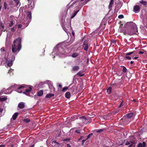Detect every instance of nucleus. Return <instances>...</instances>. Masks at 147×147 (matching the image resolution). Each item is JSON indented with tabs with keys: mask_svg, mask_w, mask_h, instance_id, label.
<instances>
[{
	"mask_svg": "<svg viewBox=\"0 0 147 147\" xmlns=\"http://www.w3.org/2000/svg\"><path fill=\"white\" fill-rule=\"evenodd\" d=\"M126 24L129 26V29L127 30H121V32H123L124 35H133L136 34L138 32L137 27L136 24L132 22H127Z\"/></svg>",
	"mask_w": 147,
	"mask_h": 147,
	"instance_id": "nucleus-1",
	"label": "nucleus"
},
{
	"mask_svg": "<svg viewBox=\"0 0 147 147\" xmlns=\"http://www.w3.org/2000/svg\"><path fill=\"white\" fill-rule=\"evenodd\" d=\"M21 41L22 39L20 37H18L14 40L11 49L13 53H15L20 50L21 48Z\"/></svg>",
	"mask_w": 147,
	"mask_h": 147,
	"instance_id": "nucleus-2",
	"label": "nucleus"
},
{
	"mask_svg": "<svg viewBox=\"0 0 147 147\" xmlns=\"http://www.w3.org/2000/svg\"><path fill=\"white\" fill-rule=\"evenodd\" d=\"M28 86H19L18 88V91L20 89H24V88H26L25 90V91L23 92V93L25 94L26 95H28V94H29V92H31L32 90V86H29L28 87L29 88H28ZM18 92L19 93H21L22 92V91H20L19 92Z\"/></svg>",
	"mask_w": 147,
	"mask_h": 147,
	"instance_id": "nucleus-3",
	"label": "nucleus"
},
{
	"mask_svg": "<svg viewBox=\"0 0 147 147\" xmlns=\"http://www.w3.org/2000/svg\"><path fill=\"white\" fill-rule=\"evenodd\" d=\"M78 123L80 125H82L83 124H86L90 122V120L86 119L85 117L84 116L80 117Z\"/></svg>",
	"mask_w": 147,
	"mask_h": 147,
	"instance_id": "nucleus-4",
	"label": "nucleus"
},
{
	"mask_svg": "<svg viewBox=\"0 0 147 147\" xmlns=\"http://www.w3.org/2000/svg\"><path fill=\"white\" fill-rule=\"evenodd\" d=\"M50 144L51 145L54 147H62L60 144L57 142L55 140L52 141Z\"/></svg>",
	"mask_w": 147,
	"mask_h": 147,
	"instance_id": "nucleus-5",
	"label": "nucleus"
},
{
	"mask_svg": "<svg viewBox=\"0 0 147 147\" xmlns=\"http://www.w3.org/2000/svg\"><path fill=\"white\" fill-rule=\"evenodd\" d=\"M88 40H85L82 45L83 47L84 48L85 51H87L88 50Z\"/></svg>",
	"mask_w": 147,
	"mask_h": 147,
	"instance_id": "nucleus-6",
	"label": "nucleus"
},
{
	"mask_svg": "<svg viewBox=\"0 0 147 147\" xmlns=\"http://www.w3.org/2000/svg\"><path fill=\"white\" fill-rule=\"evenodd\" d=\"M32 18V14L30 11H28L27 12V15L26 16L27 20L28 22H30L31 21Z\"/></svg>",
	"mask_w": 147,
	"mask_h": 147,
	"instance_id": "nucleus-7",
	"label": "nucleus"
},
{
	"mask_svg": "<svg viewBox=\"0 0 147 147\" xmlns=\"http://www.w3.org/2000/svg\"><path fill=\"white\" fill-rule=\"evenodd\" d=\"M134 11L135 13H138L140 11V7L139 5H136L134 7Z\"/></svg>",
	"mask_w": 147,
	"mask_h": 147,
	"instance_id": "nucleus-8",
	"label": "nucleus"
},
{
	"mask_svg": "<svg viewBox=\"0 0 147 147\" xmlns=\"http://www.w3.org/2000/svg\"><path fill=\"white\" fill-rule=\"evenodd\" d=\"M13 58L12 60H9L7 64V65L9 67L11 66L13 64V61L15 59V57L14 56H13Z\"/></svg>",
	"mask_w": 147,
	"mask_h": 147,
	"instance_id": "nucleus-9",
	"label": "nucleus"
},
{
	"mask_svg": "<svg viewBox=\"0 0 147 147\" xmlns=\"http://www.w3.org/2000/svg\"><path fill=\"white\" fill-rule=\"evenodd\" d=\"M80 69V67L79 66L75 65L72 67V70L74 71H77Z\"/></svg>",
	"mask_w": 147,
	"mask_h": 147,
	"instance_id": "nucleus-10",
	"label": "nucleus"
},
{
	"mask_svg": "<svg viewBox=\"0 0 147 147\" xmlns=\"http://www.w3.org/2000/svg\"><path fill=\"white\" fill-rule=\"evenodd\" d=\"M18 107L20 109H22L24 108L25 107L24 103L22 102H20L18 105Z\"/></svg>",
	"mask_w": 147,
	"mask_h": 147,
	"instance_id": "nucleus-11",
	"label": "nucleus"
},
{
	"mask_svg": "<svg viewBox=\"0 0 147 147\" xmlns=\"http://www.w3.org/2000/svg\"><path fill=\"white\" fill-rule=\"evenodd\" d=\"M146 146V143L144 142H143L142 143H139L137 147H145Z\"/></svg>",
	"mask_w": 147,
	"mask_h": 147,
	"instance_id": "nucleus-12",
	"label": "nucleus"
},
{
	"mask_svg": "<svg viewBox=\"0 0 147 147\" xmlns=\"http://www.w3.org/2000/svg\"><path fill=\"white\" fill-rule=\"evenodd\" d=\"M76 75L80 77H82L84 75V74L83 71H80Z\"/></svg>",
	"mask_w": 147,
	"mask_h": 147,
	"instance_id": "nucleus-13",
	"label": "nucleus"
},
{
	"mask_svg": "<svg viewBox=\"0 0 147 147\" xmlns=\"http://www.w3.org/2000/svg\"><path fill=\"white\" fill-rule=\"evenodd\" d=\"M15 3V6H17L19 4H20L19 6L21 5V3L20 2V0H13Z\"/></svg>",
	"mask_w": 147,
	"mask_h": 147,
	"instance_id": "nucleus-14",
	"label": "nucleus"
},
{
	"mask_svg": "<svg viewBox=\"0 0 147 147\" xmlns=\"http://www.w3.org/2000/svg\"><path fill=\"white\" fill-rule=\"evenodd\" d=\"M37 95L38 96H42L43 94V92L42 90H40L37 92Z\"/></svg>",
	"mask_w": 147,
	"mask_h": 147,
	"instance_id": "nucleus-15",
	"label": "nucleus"
},
{
	"mask_svg": "<svg viewBox=\"0 0 147 147\" xmlns=\"http://www.w3.org/2000/svg\"><path fill=\"white\" fill-rule=\"evenodd\" d=\"M133 115V113H128L126 115V117L128 119H129L131 118Z\"/></svg>",
	"mask_w": 147,
	"mask_h": 147,
	"instance_id": "nucleus-16",
	"label": "nucleus"
},
{
	"mask_svg": "<svg viewBox=\"0 0 147 147\" xmlns=\"http://www.w3.org/2000/svg\"><path fill=\"white\" fill-rule=\"evenodd\" d=\"M18 112L15 113L12 116V118L13 120H15L18 115Z\"/></svg>",
	"mask_w": 147,
	"mask_h": 147,
	"instance_id": "nucleus-17",
	"label": "nucleus"
},
{
	"mask_svg": "<svg viewBox=\"0 0 147 147\" xmlns=\"http://www.w3.org/2000/svg\"><path fill=\"white\" fill-rule=\"evenodd\" d=\"M71 96V94L70 92H67L65 94V97L67 98H69Z\"/></svg>",
	"mask_w": 147,
	"mask_h": 147,
	"instance_id": "nucleus-18",
	"label": "nucleus"
},
{
	"mask_svg": "<svg viewBox=\"0 0 147 147\" xmlns=\"http://www.w3.org/2000/svg\"><path fill=\"white\" fill-rule=\"evenodd\" d=\"M112 88L111 86H109L107 89V92L108 94H110L112 90Z\"/></svg>",
	"mask_w": 147,
	"mask_h": 147,
	"instance_id": "nucleus-19",
	"label": "nucleus"
},
{
	"mask_svg": "<svg viewBox=\"0 0 147 147\" xmlns=\"http://www.w3.org/2000/svg\"><path fill=\"white\" fill-rule=\"evenodd\" d=\"M119 24H120L119 26V29L120 30V32H121V30H125V28L123 27V28L122 27V26H123V24L122 23V22L120 21L119 22Z\"/></svg>",
	"mask_w": 147,
	"mask_h": 147,
	"instance_id": "nucleus-20",
	"label": "nucleus"
},
{
	"mask_svg": "<svg viewBox=\"0 0 147 147\" xmlns=\"http://www.w3.org/2000/svg\"><path fill=\"white\" fill-rule=\"evenodd\" d=\"M54 94H47L45 96L46 98H49L52 97L54 96Z\"/></svg>",
	"mask_w": 147,
	"mask_h": 147,
	"instance_id": "nucleus-21",
	"label": "nucleus"
},
{
	"mask_svg": "<svg viewBox=\"0 0 147 147\" xmlns=\"http://www.w3.org/2000/svg\"><path fill=\"white\" fill-rule=\"evenodd\" d=\"M79 55L78 53L74 52L71 55V56L74 58L77 57Z\"/></svg>",
	"mask_w": 147,
	"mask_h": 147,
	"instance_id": "nucleus-22",
	"label": "nucleus"
},
{
	"mask_svg": "<svg viewBox=\"0 0 147 147\" xmlns=\"http://www.w3.org/2000/svg\"><path fill=\"white\" fill-rule=\"evenodd\" d=\"M73 130H75V132L78 134H80V129H77V128L74 127L73 128Z\"/></svg>",
	"mask_w": 147,
	"mask_h": 147,
	"instance_id": "nucleus-23",
	"label": "nucleus"
},
{
	"mask_svg": "<svg viewBox=\"0 0 147 147\" xmlns=\"http://www.w3.org/2000/svg\"><path fill=\"white\" fill-rule=\"evenodd\" d=\"M140 3L142 4L144 6H146L147 4V2L142 0L139 2Z\"/></svg>",
	"mask_w": 147,
	"mask_h": 147,
	"instance_id": "nucleus-24",
	"label": "nucleus"
},
{
	"mask_svg": "<svg viewBox=\"0 0 147 147\" xmlns=\"http://www.w3.org/2000/svg\"><path fill=\"white\" fill-rule=\"evenodd\" d=\"M121 67H123L122 72L123 73H126L127 71V69L126 67L123 66H121Z\"/></svg>",
	"mask_w": 147,
	"mask_h": 147,
	"instance_id": "nucleus-25",
	"label": "nucleus"
},
{
	"mask_svg": "<svg viewBox=\"0 0 147 147\" xmlns=\"http://www.w3.org/2000/svg\"><path fill=\"white\" fill-rule=\"evenodd\" d=\"M113 2L114 0H111L110 2L109 6V8H110L112 7V6L113 3Z\"/></svg>",
	"mask_w": 147,
	"mask_h": 147,
	"instance_id": "nucleus-26",
	"label": "nucleus"
},
{
	"mask_svg": "<svg viewBox=\"0 0 147 147\" xmlns=\"http://www.w3.org/2000/svg\"><path fill=\"white\" fill-rule=\"evenodd\" d=\"M7 99V97H5L3 98H0V101L1 102H2L6 100Z\"/></svg>",
	"mask_w": 147,
	"mask_h": 147,
	"instance_id": "nucleus-27",
	"label": "nucleus"
},
{
	"mask_svg": "<svg viewBox=\"0 0 147 147\" xmlns=\"http://www.w3.org/2000/svg\"><path fill=\"white\" fill-rule=\"evenodd\" d=\"M30 120L28 118L24 119H23V121L26 123H28L30 121Z\"/></svg>",
	"mask_w": 147,
	"mask_h": 147,
	"instance_id": "nucleus-28",
	"label": "nucleus"
},
{
	"mask_svg": "<svg viewBox=\"0 0 147 147\" xmlns=\"http://www.w3.org/2000/svg\"><path fill=\"white\" fill-rule=\"evenodd\" d=\"M122 104H123V102H122L120 104L119 107L116 110H117V111L118 112V113L119 112V111L120 110V108L122 106Z\"/></svg>",
	"mask_w": 147,
	"mask_h": 147,
	"instance_id": "nucleus-29",
	"label": "nucleus"
},
{
	"mask_svg": "<svg viewBox=\"0 0 147 147\" xmlns=\"http://www.w3.org/2000/svg\"><path fill=\"white\" fill-rule=\"evenodd\" d=\"M8 24H9V26L10 27L12 26L14 24L13 21H11L10 23H8Z\"/></svg>",
	"mask_w": 147,
	"mask_h": 147,
	"instance_id": "nucleus-30",
	"label": "nucleus"
},
{
	"mask_svg": "<svg viewBox=\"0 0 147 147\" xmlns=\"http://www.w3.org/2000/svg\"><path fill=\"white\" fill-rule=\"evenodd\" d=\"M4 7L5 9H6L7 7V3L5 2H4L3 4Z\"/></svg>",
	"mask_w": 147,
	"mask_h": 147,
	"instance_id": "nucleus-31",
	"label": "nucleus"
},
{
	"mask_svg": "<svg viewBox=\"0 0 147 147\" xmlns=\"http://www.w3.org/2000/svg\"><path fill=\"white\" fill-rule=\"evenodd\" d=\"M119 59L121 61H123L124 59L123 58V56L122 55L119 57Z\"/></svg>",
	"mask_w": 147,
	"mask_h": 147,
	"instance_id": "nucleus-32",
	"label": "nucleus"
},
{
	"mask_svg": "<svg viewBox=\"0 0 147 147\" xmlns=\"http://www.w3.org/2000/svg\"><path fill=\"white\" fill-rule=\"evenodd\" d=\"M68 88V87H64L63 88L62 90L63 92H65V91H66Z\"/></svg>",
	"mask_w": 147,
	"mask_h": 147,
	"instance_id": "nucleus-33",
	"label": "nucleus"
},
{
	"mask_svg": "<svg viewBox=\"0 0 147 147\" xmlns=\"http://www.w3.org/2000/svg\"><path fill=\"white\" fill-rule=\"evenodd\" d=\"M92 135H93V134H92V133H91L90 134H89V135L87 136V138H86V140H87V139H89V138H90V136H92Z\"/></svg>",
	"mask_w": 147,
	"mask_h": 147,
	"instance_id": "nucleus-34",
	"label": "nucleus"
},
{
	"mask_svg": "<svg viewBox=\"0 0 147 147\" xmlns=\"http://www.w3.org/2000/svg\"><path fill=\"white\" fill-rule=\"evenodd\" d=\"M134 52V51H132V52H129V53H127L126 54V55L128 56L129 55H130L132 54V53H133Z\"/></svg>",
	"mask_w": 147,
	"mask_h": 147,
	"instance_id": "nucleus-35",
	"label": "nucleus"
},
{
	"mask_svg": "<svg viewBox=\"0 0 147 147\" xmlns=\"http://www.w3.org/2000/svg\"><path fill=\"white\" fill-rule=\"evenodd\" d=\"M70 140V138H65L63 140V141H66L67 142H68Z\"/></svg>",
	"mask_w": 147,
	"mask_h": 147,
	"instance_id": "nucleus-36",
	"label": "nucleus"
},
{
	"mask_svg": "<svg viewBox=\"0 0 147 147\" xmlns=\"http://www.w3.org/2000/svg\"><path fill=\"white\" fill-rule=\"evenodd\" d=\"M118 18L119 19H122L124 18V16L123 15H120L118 16Z\"/></svg>",
	"mask_w": 147,
	"mask_h": 147,
	"instance_id": "nucleus-37",
	"label": "nucleus"
},
{
	"mask_svg": "<svg viewBox=\"0 0 147 147\" xmlns=\"http://www.w3.org/2000/svg\"><path fill=\"white\" fill-rule=\"evenodd\" d=\"M1 28H2L3 29H4V27H5L4 26V25H3V24L2 23L1 24ZM2 30L4 32H5V30Z\"/></svg>",
	"mask_w": 147,
	"mask_h": 147,
	"instance_id": "nucleus-38",
	"label": "nucleus"
},
{
	"mask_svg": "<svg viewBox=\"0 0 147 147\" xmlns=\"http://www.w3.org/2000/svg\"><path fill=\"white\" fill-rule=\"evenodd\" d=\"M104 130V129H100L98 130L96 132H97L100 133L102 132Z\"/></svg>",
	"mask_w": 147,
	"mask_h": 147,
	"instance_id": "nucleus-39",
	"label": "nucleus"
},
{
	"mask_svg": "<svg viewBox=\"0 0 147 147\" xmlns=\"http://www.w3.org/2000/svg\"><path fill=\"white\" fill-rule=\"evenodd\" d=\"M117 113H118V112L117 111V110H115V111H113L112 113L113 114H115Z\"/></svg>",
	"mask_w": 147,
	"mask_h": 147,
	"instance_id": "nucleus-40",
	"label": "nucleus"
},
{
	"mask_svg": "<svg viewBox=\"0 0 147 147\" xmlns=\"http://www.w3.org/2000/svg\"><path fill=\"white\" fill-rule=\"evenodd\" d=\"M125 58L127 59H128V60H131V57L127 56H126L125 57Z\"/></svg>",
	"mask_w": 147,
	"mask_h": 147,
	"instance_id": "nucleus-41",
	"label": "nucleus"
},
{
	"mask_svg": "<svg viewBox=\"0 0 147 147\" xmlns=\"http://www.w3.org/2000/svg\"><path fill=\"white\" fill-rule=\"evenodd\" d=\"M11 30L13 32H14L16 30V28L14 27L11 28Z\"/></svg>",
	"mask_w": 147,
	"mask_h": 147,
	"instance_id": "nucleus-42",
	"label": "nucleus"
},
{
	"mask_svg": "<svg viewBox=\"0 0 147 147\" xmlns=\"http://www.w3.org/2000/svg\"><path fill=\"white\" fill-rule=\"evenodd\" d=\"M1 51L5 52V50L4 47H2L1 49Z\"/></svg>",
	"mask_w": 147,
	"mask_h": 147,
	"instance_id": "nucleus-43",
	"label": "nucleus"
},
{
	"mask_svg": "<svg viewBox=\"0 0 147 147\" xmlns=\"http://www.w3.org/2000/svg\"><path fill=\"white\" fill-rule=\"evenodd\" d=\"M128 147H135V146L133 144H130V145L128 146Z\"/></svg>",
	"mask_w": 147,
	"mask_h": 147,
	"instance_id": "nucleus-44",
	"label": "nucleus"
},
{
	"mask_svg": "<svg viewBox=\"0 0 147 147\" xmlns=\"http://www.w3.org/2000/svg\"><path fill=\"white\" fill-rule=\"evenodd\" d=\"M130 144V143L128 142H127L125 144L126 145H129Z\"/></svg>",
	"mask_w": 147,
	"mask_h": 147,
	"instance_id": "nucleus-45",
	"label": "nucleus"
},
{
	"mask_svg": "<svg viewBox=\"0 0 147 147\" xmlns=\"http://www.w3.org/2000/svg\"><path fill=\"white\" fill-rule=\"evenodd\" d=\"M79 11V10H78L74 12L73 13L76 16L77 13Z\"/></svg>",
	"mask_w": 147,
	"mask_h": 147,
	"instance_id": "nucleus-46",
	"label": "nucleus"
},
{
	"mask_svg": "<svg viewBox=\"0 0 147 147\" xmlns=\"http://www.w3.org/2000/svg\"><path fill=\"white\" fill-rule=\"evenodd\" d=\"M130 64L131 65H134V61H131L130 62Z\"/></svg>",
	"mask_w": 147,
	"mask_h": 147,
	"instance_id": "nucleus-47",
	"label": "nucleus"
},
{
	"mask_svg": "<svg viewBox=\"0 0 147 147\" xmlns=\"http://www.w3.org/2000/svg\"><path fill=\"white\" fill-rule=\"evenodd\" d=\"M116 41L115 40H112V42L114 44H116Z\"/></svg>",
	"mask_w": 147,
	"mask_h": 147,
	"instance_id": "nucleus-48",
	"label": "nucleus"
},
{
	"mask_svg": "<svg viewBox=\"0 0 147 147\" xmlns=\"http://www.w3.org/2000/svg\"><path fill=\"white\" fill-rule=\"evenodd\" d=\"M144 53L143 51H140L138 52V54H142Z\"/></svg>",
	"mask_w": 147,
	"mask_h": 147,
	"instance_id": "nucleus-49",
	"label": "nucleus"
},
{
	"mask_svg": "<svg viewBox=\"0 0 147 147\" xmlns=\"http://www.w3.org/2000/svg\"><path fill=\"white\" fill-rule=\"evenodd\" d=\"M86 140V139L85 140H83L82 141V144H83L85 142L86 140Z\"/></svg>",
	"mask_w": 147,
	"mask_h": 147,
	"instance_id": "nucleus-50",
	"label": "nucleus"
},
{
	"mask_svg": "<svg viewBox=\"0 0 147 147\" xmlns=\"http://www.w3.org/2000/svg\"><path fill=\"white\" fill-rule=\"evenodd\" d=\"M76 16V15L74 14L72 15L71 17V18L72 19L74 17Z\"/></svg>",
	"mask_w": 147,
	"mask_h": 147,
	"instance_id": "nucleus-51",
	"label": "nucleus"
},
{
	"mask_svg": "<svg viewBox=\"0 0 147 147\" xmlns=\"http://www.w3.org/2000/svg\"><path fill=\"white\" fill-rule=\"evenodd\" d=\"M67 144V147H71V146L69 145V144Z\"/></svg>",
	"mask_w": 147,
	"mask_h": 147,
	"instance_id": "nucleus-52",
	"label": "nucleus"
},
{
	"mask_svg": "<svg viewBox=\"0 0 147 147\" xmlns=\"http://www.w3.org/2000/svg\"><path fill=\"white\" fill-rule=\"evenodd\" d=\"M5 146V145L1 144L0 145V147H4Z\"/></svg>",
	"mask_w": 147,
	"mask_h": 147,
	"instance_id": "nucleus-53",
	"label": "nucleus"
},
{
	"mask_svg": "<svg viewBox=\"0 0 147 147\" xmlns=\"http://www.w3.org/2000/svg\"><path fill=\"white\" fill-rule=\"evenodd\" d=\"M116 84H114V83H112V84H111V86H114V85H115Z\"/></svg>",
	"mask_w": 147,
	"mask_h": 147,
	"instance_id": "nucleus-54",
	"label": "nucleus"
},
{
	"mask_svg": "<svg viewBox=\"0 0 147 147\" xmlns=\"http://www.w3.org/2000/svg\"><path fill=\"white\" fill-rule=\"evenodd\" d=\"M72 33L73 36H74L75 35V33L73 31H72Z\"/></svg>",
	"mask_w": 147,
	"mask_h": 147,
	"instance_id": "nucleus-55",
	"label": "nucleus"
},
{
	"mask_svg": "<svg viewBox=\"0 0 147 147\" xmlns=\"http://www.w3.org/2000/svg\"><path fill=\"white\" fill-rule=\"evenodd\" d=\"M3 111V110L1 108H0V113H2Z\"/></svg>",
	"mask_w": 147,
	"mask_h": 147,
	"instance_id": "nucleus-56",
	"label": "nucleus"
},
{
	"mask_svg": "<svg viewBox=\"0 0 147 147\" xmlns=\"http://www.w3.org/2000/svg\"><path fill=\"white\" fill-rule=\"evenodd\" d=\"M83 137L81 136V137L78 139V140H81L82 139V137Z\"/></svg>",
	"mask_w": 147,
	"mask_h": 147,
	"instance_id": "nucleus-57",
	"label": "nucleus"
},
{
	"mask_svg": "<svg viewBox=\"0 0 147 147\" xmlns=\"http://www.w3.org/2000/svg\"><path fill=\"white\" fill-rule=\"evenodd\" d=\"M21 26H22L21 24H19L18 26V28H21Z\"/></svg>",
	"mask_w": 147,
	"mask_h": 147,
	"instance_id": "nucleus-58",
	"label": "nucleus"
},
{
	"mask_svg": "<svg viewBox=\"0 0 147 147\" xmlns=\"http://www.w3.org/2000/svg\"><path fill=\"white\" fill-rule=\"evenodd\" d=\"M62 85L61 84H59V88H61L62 87Z\"/></svg>",
	"mask_w": 147,
	"mask_h": 147,
	"instance_id": "nucleus-59",
	"label": "nucleus"
},
{
	"mask_svg": "<svg viewBox=\"0 0 147 147\" xmlns=\"http://www.w3.org/2000/svg\"><path fill=\"white\" fill-rule=\"evenodd\" d=\"M10 4L11 5H13L14 4H13V2L12 1H11L10 3Z\"/></svg>",
	"mask_w": 147,
	"mask_h": 147,
	"instance_id": "nucleus-60",
	"label": "nucleus"
},
{
	"mask_svg": "<svg viewBox=\"0 0 147 147\" xmlns=\"http://www.w3.org/2000/svg\"><path fill=\"white\" fill-rule=\"evenodd\" d=\"M90 0H87L86 1L85 3H87Z\"/></svg>",
	"mask_w": 147,
	"mask_h": 147,
	"instance_id": "nucleus-61",
	"label": "nucleus"
},
{
	"mask_svg": "<svg viewBox=\"0 0 147 147\" xmlns=\"http://www.w3.org/2000/svg\"><path fill=\"white\" fill-rule=\"evenodd\" d=\"M34 144H33L30 146V147H34Z\"/></svg>",
	"mask_w": 147,
	"mask_h": 147,
	"instance_id": "nucleus-62",
	"label": "nucleus"
},
{
	"mask_svg": "<svg viewBox=\"0 0 147 147\" xmlns=\"http://www.w3.org/2000/svg\"><path fill=\"white\" fill-rule=\"evenodd\" d=\"M138 58V57H135L134 58V59H137Z\"/></svg>",
	"mask_w": 147,
	"mask_h": 147,
	"instance_id": "nucleus-63",
	"label": "nucleus"
},
{
	"mask_svg": "<svg viewBox=\"0 0 147 147\" xmlns=\"http://www.w3.org/2000/svg\"><path fill=\"white\" fill-rule=\"evenodd\" d=\"M11 147H13V145H11Z\"/></svg>",
	"mask_w": 147,
	"mask_h": 147,
	"instance_id": "nucleus-64",
	"label": "nucleus"
}]
</instances>
